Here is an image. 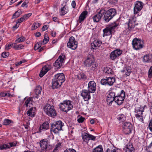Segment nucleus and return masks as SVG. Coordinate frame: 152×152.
<instances>
[{
  "label": "nucleus",
  "instance_id": "dca6fc26",
  "mask_svg": "<svg viewBox=\"0 0 152 152\" xmlns=\"http://www.w3.org/2000/svg\"><path fill=\"white\" fill-rule=\"evenodd\" d=\"M109 92L106 100L107 104L109 105H111L112 102L115 100V97L116 96L115 93L111 91H109Z\"/></svg>",
  "mask_w": 152,
  "mask_h": 152
},
{
  "label": "nucleus",
  "instance_id": "774afa93",
  "mask_svg": "<svg viewBox=\"0 0 152 152\" xmlns=\"http://www.w3.org/2000/svg\"><path fill=\"white\" fill-rule=\"evenodd\" d=\"M7 96V93L4 92L0 93V96L2 97H4Z\"/></svg>",
  "mask_w": 152,
  "mask_h": 152
},
{
  "label": "nucleus",
  "instance_id": "4c0bfd02",
  "mask_svg": "<svg viewBox=\"0 0 152 152\" xmlns=\"http://www.w3.org/2000/svg\"><path fill=\"white\" fill-rule=\"evenodd\" d=\"M32 97H29L28 99L25 102L24 105L26 106V107H30L29 105H28L30 103V102H32Z\"/></svg>",
  "mask_w": 152,
  "mask_h": 152
},
{
  "label": "nucleus",
  "instance_id": "69168bd1",
  "mask_svg": "<svg viewBox=\"0 0 152 152\" xmlns=\"http://www.w3.org/2000/svg\"><path fill=\"white\" fill-rule=\"evenodd\" d=\"M23 125L24 126L25 128L27 129L29 126V122H26V123L25 124H24Z\"/></svg>",
  "mask_w": 152,
  "mask_h": 152
},
{
  "label": "nucleus",
  "instance_id": "0e129e2a",
  "mask_svg": "<svg viewBox=\"0 0 152 152\" xmlns=\"http://www.w3.org/2000/svg\"><path fill=\"white\" fill-rule=\"evenodd\" d=\"M10 148L12 147L15 146L16 145V143L14 142H10L8 143Z\"/></svg>",
  "mask_w": 152,
  "mask_h": 152
},
{
  "label": "nucleus",
  "instance_id": "49530a36",
  "mask_svg": "<svg viewBox=\"0 0 152 152\" xmlns=\"http://www.w3.org/2000/svg\"><path fill=\"white\" fill-rule=\"evenodd\" d=\"M41 43H40L39 42H38L36 44L34 47V49L35 50H36L38 49L41 46Z\"/></svg>",
  "mask_w": 152,
  "mask_h": 152
},
{
  "label": "nucleus",
  "instance_id": "2eb2a0df",
  "mask_svg": "<svg viewBox=\"0 0 152 152\" xmlns=\"http://www.w3.org/2000/svg\"><path fill=\"white\" fill-rule=\"evenodd\" d=\"M122 51L119 49H117L112 51L110 55L111 60H113L118 58L122 54Z\"/></svg>",
  "mask_w": 152,
  "mask_h": 152
},
{
  "label": "nucleus",
  "instance_id": "c9c22d12",
  "mask_svg": "<svg viewBox=\"0 0 152 152\" xmlns=\"http://www.w3.org/2000/svg\"><path fill=\"white\" fill-rule=\"evenodd\" d=\"M61 143L60 142L58 143L55 146L52 152H58L60 148H61Z\"/></svg>",
  "mask_w": 152,
  "mask_h": 152
},
{
  "label": "nucleus",
  "instance_id": "de8ad7c7",
  "mask_svg": "<svg viewBox=\"0 0 152 152\" xmlns=\"http://www.w3.org/2000/svg\"><path fill=\"white\" fill-rule=\"evenodd\" d=\"M143 59L144 62H148L150 61L149 56L147 55L144 56Z\"/></svg>",
  "mask_w": 152,
  "mask_h": 152
},
{
  "label": "nucleus",
  "instance_id": "5fc2aeb1",
  "mask_svg": "<svg viewBox=\"0 0 152 152\" xmlns=\"http://www.w3.org/2000/svg\"><path fill=\"white\" fill-rule=\"evenodd\" d=\"M28 3V0H26L21 5V7H27L28 6L27 4Z\"/></svg>",
  "mask_w": 152,
  "mask_h": 152
},
{
  "label": "nucleus",
  "instance_id": "b1692460",
  "mask_svg": "<svg viewBox=\"0 0 152 152\" xmlns=\"http://www.w3.org/2000/svg\"><path fill=\"white\" fill-rule=\"evenodd\" d=\"M52 88L54 89L59 88L62 84L59 83V81H58V80L54 78L52 80Z\"/></svg>",
  "mask_w": 152,
  "mask_h": 152
},
{
  "label": "nucleus",
  "instance_id": "a211bd4d",
  "mask_svg": "<svg viewBox=\"0 0 152 152\" xmlns=\"http://www.w3.org/2000/svg\"><path fill=\"white\" fill-rule=\"evenodd\" d=\"M104 12V9L101 10L98 13L93 16L92 18L94 22H98L101 19L102 16L103 15Z\"/></svg>",
  "mask_w": 152,
  "mask_h": 152
},
{
  "label": "nucleus",
  "instance_id": "20e7f679",
  "mask_svg": "<svg viewBox=\"0 0 152 152\" xmlns=\"http://www.w3.org/2000/svg\"><path fill=\"white\" fill-rule=\"evenodd\" d=\"M103 19L106 22H108L116 15V10L113 8H111L107 11L104 10Z\"/></svg>",
  "mask_w": 152,
  "mask_h": 152
},
{
  "label": "nucleus",
  "instance_id": "bf43d9fd",
  "mask_svg": "<svg viewBox=\"0 0 152 152\" xmlns=\"http://www.w3.org/2000/svg\"><path fill=\"white\" fill-rule=\"evenodd\" d=\"M118 149H116V148H114L113 149H110L108 148L107 149L106 152H117V151Z\"/></svg>",
  "mask_w": 152,
  "mask_h": 152
},
{
  "label": "nucleus",
  "instance_id": "58836bf2",
  "mask_svg": "<svg viewBox=\"0 0 152 152\" xmlns=\"http://www.w3.org/2000/svg\"><path fill=\"white\" fill-rule=\"evenodd\" d=\"M68 10L66 9L65 6H64L61 9V16L64 15L68 12Z\"/></svg>",
  "mask_w": 152,
  "mask_h": 152
},
{
  "label": "nucleus",
  "instance_id": "a19ab883",
  "mask_svg": "<svg viewBox=\"0 0 152 152\" xmlns=\"http://www.w3.org/2000/svg\"><path fill=\"white\" fill-rule=\"evenodd\" d=\"M33 108L31 107L28 111L27 112V115L29 116H31V117H33L34 116V114H32L33 113H34L33 111Z\"/></svg>",
  "mask_w": 152,
  "mask_h": 152
},
{
  "label": "nucleus",
  "instance_id": "e433bc0d",
  "mask_svg": "<svg viewBox=\"0 0 152 152\" xmlns=\"http://www.w3.org/2000/svg\"><path fill=\"white\" fill-rule=\"evenodd\" d=\"M125 70H126V72L125 75L126 76H129L131 73L132 72L131 71V67L128 66L125 67Z\"/></svg>",
  "mask_w": 152,
  "mask_h": 152
},
{
  "label": "nucleus",
  "instance_id": "e2e57ef3",
  "mask_svg": "<svg viewBox=\"0 0 152 152\" xmlns=\"http://www.w3.org/2000/svg\"><path fill=\"white\" fill-rule=\"evenodd\" d=\"M49 27V26L48 25H46L42 27V31H44L47 30Z\"/></svg>",
  "mask_w": 152,
  "mask_h": 152
},
{
  "label": "nucleus",
  "instance_id": "680f3d73",
  "mask_svg": "<svg viewBox=\"0 0 152 152\" xmlns=\"http://www.w3.org/2000/svg\"><path fill=\"white\" fill-rule=\"evenodd\" d=\"M148 128L152 132V119L149 122Z\"/></svg>",
  "mask_w": 152,
  "mask_h": 152
},
{
  "label": "nucleus",
  "instance_id": "f8f14e48",
  "mask_svg": "<svg viewBox=\"0 0 152 152\" xmlns=\"http://www.w3.org/2000/svg\"><path fill=\"white\" fill-rule=\"evenodd\" d=\"M77 42L75 40L73 36L71 37L67 43V47L72 50H75L77 47Z\"/></svg>",
  "mask_w": 152,
  "mask_h": 152
},
{
  "label": "nucleus",
  "instance_id": "c03bdc74",
  "mask_svg": "<svg viewBox=\"0 0 152 152\" xmlns=\"http://www.w3.org/2000/svg\"><path fill=\"white\" fill-rule=\"evenodd\" d=\"M49 40V38L48 37V36L47 34V33L45 34L44 35V39L43 41V43L45 44H46L48 41Z\"/></svg>",
  "mask_w": 152,
  "mask_h": 152
},
{
  "label": "nucleus",
  "instance_id": "ddd939ff",
  "mask_svg": "<svg viewBox=\"0 0 152 152\" xmlns=\"http://www.w3.org/2000/svg\"><path fill=\"white\" fill-rule=\"evenodd\" d=\"M65 57V56L64 54L60 55L58 58L56 60L55 62L53 64L54 66L58 69L61 67L64 64Z\"/></svg>",
  "mask_w": 152,
  "mask_h": 152
},
{
  "label": "nucleus",
  "instance_id": "4d7b16f0",
  "mask_svg": "<svg viewBox=\"0 0 152 152\" xmlns=\"http://www.w3.org/2000/svg\"><path fill=\"white\" fill-rule=\"evenodd\" d=\"M85 118L82 116H81L79 118L77 119V121L79 123H83L85 120Z\"/></svg>",
  "mask_w": 152,
  "mask_h": 152
},
{
  "label": "nucleus",
  "instance_id": "c756f323",
  "mask_svg": "<svg viewBox=\"0 0 152 152\" xmlns=\"http://www.w3.org/2000/svg\"><path fill=\"white\" fill-rule=\"evenodd\" d=\"M49 124L48 122H45L40 125L39 130H47L49 129Z\"/></svg>",
  "mask_w": 152,
  "mask_h": 152
},
{
  "label": "nucleus",
  "instance_id": "39448f33",
  "mask_svg": "<svg viewBox=\"0 0 152 152\" xmlns=\"http://www.w3.org/2000/svg\"><path fill=\"white\" fill-rule=\"evenodd\" d=\"M72 102L70 100H66L64 101L62 103L59 105L60 110L67 113L68 111L72 110L73 107L72 104Z\"/></svg>",
  "mask_w": 152,
  "mask_h": 152
},
{
  "label": "nucleus",
  "instance_id": "8fccbe9b",
  "mask_svg": "<svg viewBox=\"0 0 152 152\" xmlns=\"http://www.w3.org/2000/svg\"><path fill=\"white\" fill-rule=\"evenodd\" d=\"M148 77L151 78L152 77V66H151L148 72Z\"/></svg>",
  "mask_w": 152,
  "mask_h": 152
},
{
  "label": "nucleus",
  "instance_id": "423d86ee",
  "mask_svg": "<svg viewBox=\"0 0 152 152\" xmlns=\"http://www.w3.org/2000/svg\"><path fill=\"white\" fill-rule=\"evenodd\" d=\"M64 125V123L61 121H56L51 124L50 131L55 134H58L59 131L62 130V127Z\"/></svg>",
  "mask_w": 152,
  "mask_h": 152
},
{
  "label": "nucleus",
  "instance_id": "37998d69",
  "mask_svg": "<svg viewBox=\"0 0 152 152\" xmlns=\"http://www.w3.org/2000/svg\"><path fill=\"white\" fill-rule=\"evenodd\" d=\"M25 39V37L23 36H21L16 39L15 42L16 43H20L24 41Z\"/></svg>",
  "mask_w": 152,
  "mask_h": 152
},
{
  "label": "nucleus",
  "instance_id": "f257e3e1",
  "mask_svg": "<svg viewBox=\"0 0 152 152\" xmlns=\"http://www.w3.org/2000/svg\"><path fill=\"white\" fill-rule=\"evenodd\" d=\"M83 64L91 72L97 71L98 69L99 64L96 61L95 58L92 54H89L84 58Z\"/></svg>",
  "mask_w": 152,
  "mask_h": 152
},
{
  "label": "nucleus",
  "instance_id": "6e6d98bb",
  "mask_svg": "<svg viewBox=\"0 0 152 152\" xmlns=\"http://www.w3.org/2000/svg\"><path fill=\"white\" fill-rule=\"evenodd\" d=\"M106 69H107V70H106V73H107L108 74H113V70L110 69V68H107Z\"/></svg>",
  "mask_w": 152,
  "mask_h": 152
},
{
  "label": "nucleus",
  "instance_id": "1a4fd4ad",
  "mask_svg": "<svg viewBox=\"0 0 152 152\" xmlns=\"http://www.w3.org/2000/svg\"><path fill=\"white\" fill-rule=\"evenodd\" d=\"M117 26L118 25L115 23L114 25L106 27L103 30V37L112 35L115 32V29Z\"/></svg>",
  "mask_w": 152,
  "mask_h": 152
},
{
  "label": "nucleus",
  "instance_id": "a18cd8bd",
  "mask_svg": "<svg viewBox=\"0 0 152 152\" xmlns=\"http://www.w3.org/2000/svg\"><path fill=\"white\" fill-rule=\"evenodd\" d=\"M10 148V147L8 144H3L0 146V149L1 150H3L4 149H7Z\"/></svg>",
  "mask_w": 152,
  "mask_h": 152
},
{
  "label": "nucleus",
  "instance_id": "c85d7f7f",
  "mask_svg": "<svg viewBox=\"0 0 152 152\" xmlns=\"http://www.w3.org/2000/svg\"><path fill=\"white\" fill-rule=\"evenodd\" d=\"M42 89V88L39 85L38 86L35 88L34 92L36 96H35L34 98L37 99L39 98V95L41 94Z\"/></svg>",
  "mask_w": 152,
  "mask_h": 152
},
{
  "label": "nucleus",
  "instance_id": "13d9d810",
  "mask_svg": "<svg viewBox=\"0 0 152 152\" xmlns=\"http://www.w3.org/2000/svg\"><path fill=\"white\" fill-rule=\"evenodd\" d=\"M9 55V53L6 52H3L1 54L2 56L4 58H6Z\"/></svg>",
  "mask_w": 152,
  "mask_h": 152
},
{
  "label": "nucleus",
  "instance_id": "9b49d317",
  "mask_svg": "<svg viewBox=\"0 0 152 152\" xmlns=\"http://www.w3.org/2000/svg\"><path fill=\"white\" fill-rule=\"evenodd\" d=\"M122 128L123 132L126 134H128L131 133L133 129L132 124L129 122L123 123Z\"/></svg>",
  "mask_w": 152,
  "mask_h": 152
},
{
  "label": "nucleus",
  "instance_id": "864d4df0",
  "mask_svg": "<svg viewBox=\"0 0 152 152\" xmlns=\"http://www.w3.org/2000/svg\"><path fill=\"white\" fill-rule=\"evenodd\" d=\"M14 45V43H12V42L10 43L8 45H6V48L7 50H9L11 48V47H12L13 48V46Z\"/></svg>",
  "mask_w": 152,
  "mask_h": 152
},
{
  "label": "nucleus",
  "instance_id": "f704fd0d",
  "mask_svg": "<svg viewBox=\"0 0 152 152\" xmlns=\"http://www.w3.org/2000/svg\"><path fill=\"white\" fill-rule=\"evenodd\" d=\"M92 152H103L102 146L100 145L96 147L93 150Z\"/></svg>",
  "mask_w": 152,
  "mask_h": 152
},
{
  "label": "nucleus",
  "instance_id": "ea45409f",
  "mask_svg": "<svg viewBox=\"0 0 152 152\" xmlns=\"http://www.w3.org/2000/svg\"><path fill=\"white\" fill-rule=\"evenodd\" d=\"M86 76L83 73H80L77 75V78L79 80L85 79H86Z\"/></svg>",
  "mask_w": 152,
  "mask_h": 152
},
{
  "label": "nucleus",
  "instance_id": "7ed1b4c3",
  "mask_svg": "<svg viewBox=\"0 0 152 152\" xmlns=\"http://www.w3.org/2000/svg\"><path fill=\"white\" fill-rule=\"evenodd\" d=\"M127 25V28L129 31H135L137 29H139L138 27V23L137 22L136 17L134 16L130 18Z\"/></svg>",
  "mask_w": 152,
  "mask_h": 152
},
{
  "label": "nucleus",
  "instance_id": "412c9836",
  "mask_svg": "<svg viewBox=\"0 0 152 152\" xmlns=\"http://www.w3.org/2000/svg\"><path fill=\"white\" fill-rule=\"evenodd\" d=\"M54 78L62 84L65 81V76L63 73L56 74L54 76Z\"/></svg>",
  "mask_w": 152,
  "mask_h": 152
},
{
  "label": "nucleus",
  "instance_id": "4be33fe9",
  "mask_svg": "<svg viewBox=\"0 0 152 152\" xmlns=\"http://www.w3.org/2000/svg\"><path fill=\"white\" fill-rule=\"evenodd\" d=\"M48 141L47 139H44L41 140L39 142L40 147L43 150H45L47 148Z\"/></svg>",
  "mask_w": 152,
  "mask_h": 152
},
{
  "label": "nucleus",
  "instance_id": "473e14b6",
  "mask_svg": "<svg viewBox=\"0 0 152 152\" xmlns=\"http://www.w3.org/2000/svg\"><path fill=\"white\" fill-rule=\"evenodd\" d=\"M24 47V45L22 44L17 45L16 43H14L13 48L15 50H20L23 49Z\"/></svg>",
  "mask_w": 152,
  "mask_h": 152
},
{
  "label": "nucleus",
  "instance_id": "7c9ffc66",
  "mask_svg": "<svg viewBox=\"0 0 152 152\" xmlns=\"http://www.w3.org/2000/svg\"><path fill=\"white\" fill-rule=\"evenodd\" d=\"M115 81V77H107V85L109 86L113 85Z\"/></svg>",
  "mask_w": 152,
  "mask_h": 152
},
{
  "label": "nucleus",
  "instance_id": "09e8293b",
  "mask_svg": "<svg viewBox=\"0 0 152 152\" xmlns=\"http://www.w3.org/2000/svg\"><path fill=\"white\" fill-rule=\"evenodd\" d=\"M11 122V120L6 119L4 120L3 122V124L5 125H9Z\"/></svg>",
  "mask_w": 152,
  "mask_h": 152
},
{
  "label": "nucleus",
  "instance_id": "3c124183",
  "mask_svg": "<svg viewBox=\"0 0 152 152\" xmlns=\"http://www.w3.org/2000/svg\"><path fill=\"white\" fill-rule=\"evenodd\" d=\"M101 84L102 85H107V77L106 79H102L100 81Z\"/></svg>",
  "mask_w": 152,
  "mask_h": 152
},
{
  "label": "nucleus",
  "instance_id": "72a5a7b5",
  "mask_svg": "<svg viewBox=\"0 0 152 152\" xmlns=\"http://www.w3.org/2000/svg\"><path fill=\"white\" fill-rule=\"evenodd\" d=\"M41 24L39 23L38 22H36L34 23L31 27V30H33L36 29L37 28L39 27Z\"/></svg>",
  "mask_w": 152,
  "mask_h": 152
},
{
  "label": "nucleus",
  "instance_id": "338daca9",
  "mask_svg": "<svg viewBox=\"0 0 152 152\" xmlns=\"http://www.w3.org/2000/svg\"><path fill=\"white\" fill-rule=\"evenodd\" d=\"M71 5L72 7L75 8L76 6V3L75 1H73L71 3Z\"/></svg>",
  "mask_w": 152,
  "mask_h": 152
},
{
  "label": "nucleus",
  "instance_id": "9d476101",
  "mask_svg": "<svg viewBox=\"0 0 152 152\" xmlns=\"http://www.w3.org/2000/svg\"><path fill=\"white\" fill-rule=\"evenodd\" d=\"M81 137L83 141L86 142L88 145L89 144V142L90 140L94 141L96 138V137L85 132L82 133Z\"/></svg>",
  "mask_w": 152,
  "mask_h": 152
},
{
  "label": "nucleus",
  "instance_id": "f03ea898",
  "mask_svg": "<svg viewBox=\"0 0 152 152\" xmlns=\"http://www.w3.org/2000/svg\"><path fill=\"white\" fill-rule=\"evenodd\" d=\"M142 106L139 104H137L135 105V111L136 117L140 121H143V113L144 111V107Z\"/></svg>",
  "mask_w": 152,
  "mask_h": 152
},
{
  "label": "nucleus",
  "instance_id": "052dcab7",
  "mask_svg": "<svg viewBox=\"0 0 152 152\" xmlns=\"http://www.w3.org/2000/svg\"><path fill=\"white\" fill-rule=\"evenodd\" d=\"M47 149H46V151L49 150H50L52 149L53 148V146L52 145L48 144V145L47 146Z\"/></svg>",
  "mask_w": 152,
  "mask_h": 152
},
{
  "label": "nucleus",
  "instance_id": "cd10ccee",
  "mask_svg": "<svg viewBox=\"0 0 152 152\" xmlns=\"http://www.w3.org/2000/svg\"><path fill=\"white\" fill-rule=\"evenodd\" d=\"M32 15V13H30L24 15L23 17L18 19L17 23H20L25 20L28 19Z\"/></svg>",
  "mask_w": 152,
  "mask_h": 152
},
{
  "label": "nucleus",
  "instance_id": "4468645a",
  "mask_svg": "<svg viewBox=\"0 0 152 152\" xmlns=\"http://www.w3.org/2000/svg\"><path fill=\"white\" fill-rule=\"evenodd\" d=\"M125 97L124 91L122 90L121 91V93L118 96H116L115 97V102L117 103L118 105H121L123 102L124 100Z\"/></svg>",
  "mask_w": 152,
  "mask_h": 152
},
{
  "label": "nucleus",
  "instance_id": "0eeeda50",
  "mask_svg": "<svg viewBox=\"0 0 152 152\" xmlns=\"http://www.w3.org/2000/svg\"><path fill=\"white\" fill-rule=\"evenodd\" d=\"M43 110L46 114L49 116L53 117L56 116L57 113L53 106H51L49 104H47L44 106Z\"/></svg>",
  "mask_w": 152,
  "mask_h": 152
},
{
  "label": "nucleus",
  "instance_id": "6e6552de",
  "mask_svg": "<svg viewBox=\"0 0 152 152\" xmlns=\"http://www.w3.org/2000/svg\"><path fill=\"white\" fill-rule=\"evenodd\" d=\"M132 43L133 48L136 50L141 49L144 46V42L141 39L136 38H135L133 39Z\"/></svg>",
  "mask_w": 152,
  "mask_h": 152
},
{
  "label": "nucleus",
  "instance_id": "2f4dec72",
  "mask_svg": "<svg viewBox=\"0 0 152 152\" xmlns=\"http://www.w3.org/2000/svg\"><path fill=\"white\" fill-rule=\"evenodd\" d=\"M22 13L21 10H19L16 11L13 15L12 19L17 18L19 17Z\"/></svg>",
  "mask_w": 152,
  "mask_h": 152
},
{
  "label": "nucleus",
  "instance_id": "f3484780",
  "mask_svg": "<svg viewBox=\"0 0 152 152\" xmlns=\"http://www.w3.org/2000/svg\"><path fill=\"white\" fill-rule=\"evenodd\" d=\"M143 6V3L140 1H137L134 4V14H137L139 12L141 11Z\"/></svg>",
  "mask_w": 152,
  "mask_h": 152
},
{
  "label": "nucleus",
  "instance_id": "a878e982",
  "mask_svg": "<svg viewBox=\"0 0 152 152\" xmlns=\"http://www.w3.org/2000/svg\"><path fill=\"white\" fill-rule=\"evenodd\" d=\"M88 12L86 11L83 12L79 16L77 22L79 23H81L83 22L86 18L88 15Z\"/></svg>",
  "mask_w": 152,
  "mask_h": 152
},
{
  "label": "nucleus",
  "instance_id": "393cba45",
  "mask_svg": "<svg viewBox=\"0 0 152 152\" xmlns=\"http://www.w3.org/2000/svg\"><path fill=\"white\" fill-rule=\"evenodd\" d=\"M50 68L48 65H45L42 67L39 75L40 77H42L49 70Z\"/></svg>",
  "mask_w": 152,
  "mask_h": 152
},
{
  "label": "nucleus",
  "instance_id": "79ce46f5",
  "mask_svg": "<svg viewBox=\"0 0 152 152\" xmlns=\"http://www.w3.org/2000/svg\"><path fill=\"white\" fill-rule=\"evenodd\" d=\"M118 119L121 122H123L126 119L125 116L123 114L118 115Z\"/></svg>",
  "mask_w": 152,
  "mask_h": 152
},
{
  "label": "nucleus",
  "instance_id": "aec40b11",
  "mask_svg": "<svg viewBox=\"0 0 152 152\" xmlns=\"http://www.w3.org/2000/svg\"><path fill=\"white\" fill-rule=\"evenodd\" d=\"M88 90L91 93L94 92L96 89V84L94 81L89 82L88 85Z\"/></svg>",
  "mask_w": 152,
  "mask_h": 152
},
{
  "label": "nucleus",
  "instance_id": "5701e85b",
  "mask_svg": "<svg viewBox=\"0 0 152 152\" xmlns=\"http://www.w3.org/2000/svg\"><path fill=\"white\" fill-rule=\"evenodd\" d=\"M125 152H134V148L132 144L128 143L124 148Z\"/></svg>",
  "mask_w": 152,
  "mask_h": 152
},
{
  "label": "nucleus",
  "instance_id": "bb28decb",
  "mask_svg": "<svg viewBox=\"0 0 152 152\" xmlns=\"http://www.w3.org/2000/svg\"><path fill=\"white\" fill-rule=\"evenodd\" d=\"M102 44V42L98 40H95L91 43V48L94 49H96L100 47Z\"/></svg>",
  "mask_w": 152,
  "mask_h": 152
},
{
  "label": "nucleus",
  "instance_id": "6ab92c4d",
  "mask_svg": "<svg viewBox=\"0 0 152 152\" xmlns=\"http://www.w3.org/2000/svg\"><path fill=\"white\" fill-rule=\"evenodd\" d=\"M91 92L88 90H84L82 91L81 96L85 101H88L91 99Z\"/></svg>",
  "mask_w": 152,
  "mask_h": 152
},
{
  "label": "nucleus",
  "instance_id": "603ef678",
  "mask_svg": "<svg viewBox=\"0 0 152 152\" xmlns=\"http://www.w3.org/2000/svg\"><path fill=\"white\" fill-rule=\"evenodd\" d=\"M63 152H76V151L72 148H67Z\"/></svg>",
  "mask_w": 152,
  "mask_h": 152
}]
</instances>
